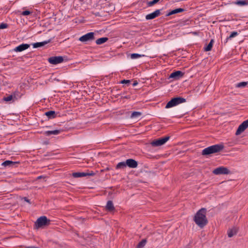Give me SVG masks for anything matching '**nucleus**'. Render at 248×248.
<instances>
[{
    "label": "nucleus",
    "mask_w": 248,
    "mask_h": 248,
    "mask_svg": "<svg viewBox=\"0 0 248 248\" xmlns=\"http://www.w3.org/2000/svg\"><path fill=\"white\" fill-rule=\"evenodd\" d=\"M207 209L202 208L198 210L194 216L193 220L195 223L201 228H203L208 223L206 217Z\"/></svg>",
    "instance_id": "nucleus-1"
},
{
    "label": "nucleus",
    "mask_w": 248,
    "mask_h": 248,
    "mask_svg": "<svg viewBox=\"0 0 248 248\" xmlns=\"http://www.w3.org/2000/svg\"><path fill=\"white\" fill-rule=\"evenodd\" d=\"M224 148L222 144H215L202 150V155L204 156L210 155L211 154L219 153Z\"/></svg>",
    "instance_id": "nucleus-2"
},
{
    "label": "nucleus",
    "mask_w": 248,
    "mask_h": 248,
    "mask_svg": "<svg viewBox=\"0 0 248 248\" xmlns=\"http://www.w3.org/2000/svg\"><path fill=\"white\" fill-rule=\"evenodd\" d=\"M186 102V99L182 97H176L172 98L169 101L166 105V108H169L175 107L180 104H182Z\"/></svg>",
    "instance_id": "nucleus-3"
},
{
    "label": "nucleus",
    "mask_w": 248,
    "mask_h": 248,
    "mask_svg": "<svg viewBox=\"0 0 248 248\" xmlns=\"http://www.w3.org/2000/svg\"><path fill=\"white\" fill-rule=\"evenodd\" d=\"M50 223V220L47 219L46 216H41L39 217L34 224V227L36 229L43 228L48 226Z\"/></svg>",
    "instance_id": "nucleus-4"
},
{
    "label": "nucleus",
    "mask_w": 248,
    "mask_h": 248,
    "mask_svg": "<svg viewBox=\"0 0 248 248\" xmlns=\"http://www.w3.org/2000/svg\"><path fill=\"white\" fill-rule=\"evenodd\" d=\"M169 136H166L163 138L154 140L151 142V144L153 147H158L164 144L169 139Z\"/></svg>",
    "instance_id": "nucleus-5"
},
{
    "label": "nucleus",
    "mask_w": 248,
    "mask_h": 248,
    "mask_svg": "<svg viewBox=\"0 0 248 248\" xmlns=\"http://www.w3.org/2000/svg\"><path fill=\"white\" fill-rule=\"evenodd\" d=\"M94 33L93 32H88L79 38V41L81 42H87L89 41H92L94 40Z\"/></svg>",
    "instance_id": "nucleus-6"
},
{
    "label": "nucleus",
    "mask_w": 248,
    "mask_h": 248,
    "mask_svg": "<svg viewBox=\"0 0 248 248\" xmlns=\"http://www.w3.org/2000/svg\"><path fill=\"white\" fill-rule=\"evenodd\" d=\"M213 172L216 175L229 174L231 173V171L224 167H219L215 169Z\"/></svg>",
    "instance_id": "nucleus-7"
},
{
    "label": "nucleus",
    "mask_w": 248,
    "mask_h": 248,
    "mask_svg": "<svg viewBox=\"0 0 248 248\" xmlns=\"http://www.w3.org/2000/svg\"><path fill=\"white\" fill-rule=\"evenodd\" d=\"M95 173L93 171L88 172H76L72 173V176L74 178L86 177L87 176H93Z\"/></svg>",
    "instance_id": "nucleus-8"
},
{
    "label": "nucleus",
    "mask_w": 248,
    "mask_h": 248,
    "mask_svg": "<svg viewBox=\"0 0 248 248\" xmlns=\"http://www.w3.org/2000/svg\"><path fill=\"white\" fill-rule=\"evenodd\" d=\"M48 62L52 64H57L63 62V58L62 56H53L48 59Z\"/></svg>",
    "instance_id": "nucleus-9"
},
{
    "label": "nucleus",
    "mask_w": 248,
    "mask_h": 248,
    "mask_svg": "<svg viewBox=\"0 0 248 248\" xmlns=\"http://www.w3.org/2000/svg\"><path fill=\"white\" fill-rule=\"evenodd\" d=\"M248 127V119L244 121L240 124L237 128L235 135H239L243 131H244Z\"/></svg>",
    "instance_id": "nucleus-10"
},
{
    "label": "nucleus",
    "mask_w": 248,
    "mask_h": 248,
    "mask_svg": "<svg viewBox=\"0 0 248 248\" xmlns=\"http://www.w3.org/2000/svg\"><path fill=\"white\" fill-rule=\"evenodd\" d=\"M162 10V9H157L154 12L147 15L145 16V19L146 20H151L156 18L161 15V11Z\"/></svg>",
    "instance_id": "nucleus-11"
},
{
    "label": "nucleus",
    "mask_w": 248,
    "mask_h": 248,
    "mask_svg": "<svg viewBox=\"0 0 248 248\" xmlns=\"http://www.w3.org/2000/svg\"><path fill=\"white\" fill-rule=\"evenodd\" d=\"M184 73L181 71H176L170 74L169 78H173L175 80H177L183 77Z\"/></svg>",
    "instance_id": "nucleus-12"
},
{
    "label": "nucleus",
    "mask_w": 248,
    "mask_h": 248,
    "mask_svg": "<svg viewBox=\"0 0 248 248\" xmlns=\"http://www.w3.org/2000/svg\"><path fill=\"white\" fill-rule=\"evenodd\" d=\"M30 45L27 44H22L16 47L13 50L15 52H22L30 47Z\"/></svg>",
    "instance_id": "nucleus-13"
},
{
    "label": "nucleus",
    "mask_w": 248,
    "mask_h": 248,
    "mask_svg": "<svg viewBox=\"0 0 248 248\" xmlns=\"http://www.w3.org/2000/svg\"><path fill=\"white\" fill-rule=\"evenodd\" d=\"M127 166L130 168H136L138 165V162L133 159H128L126 160Z\"/></svg>",
    "instance_id": "nucleus-14"
},
{
    "label": "nucleus",
    "mask_w": 248,
    "mask_h": 248,
    "mask_svg": "<svg viewBox=\"0 0 248 248\" xmlns=\"http://www.w3.org/2000/svg\"><path fill=\"white\" fill-rule=\"evenodd\" d=\"M51 42V39H48L47 40L41 42H37L35 43H33L32 45L33 46V48H38L40 47H42L45 45L50 43Z\"/></svg>",
    "instance_id": "nucleus-15"
},
{
    "label": "nucleus",
    "mask_w": 248,
    "mask_h": 248,
    "mask_svg": "<svg viewBox=\"0 0 248 248\" xmlns=\"http://www.w3.org/2000/svg\"><path fill=\"white\" fill-rule=\"evenodd\" d=\"M185 11V9H184L183 8H177V9H174L173 10H171V11L169 12L166 15V16H170L171 15H174V14H177V13L183 12Z\"/></svg>",
    "instance_id": "nucleus-16"
},
{
    "label": "nucleus",
    "mask_w": 248,
    "mask_h": 248,
    "mask_svg": "<svg viewBox=\"0 0 248 248\" xmlns=\"http://www.w3.org/2000/svg\"><path fill=\"white\" fill-rule=\"evenodd\" d=\"M45 114L48 119H53L57 117V113L54 110H50L46 112Z\"/></svg>",
    "instance_id": "nucleus-17"
},
{
    "label": "nucleus",
    "mask_w": 248,
    "mask_h": 248,
    "mask_svg": "<svg viewBox=\"0 0 248 248\" xmlns=\"http://www.w3.org/2000/svg\"><path fill=\"white\" fill-rule=\"evenodd\" d=\"M61 130L46 131L45 132L44 135L46 136H50L51 135H57L61 133Z\"/></svg>",
    "instance_id": "nucleus-18"
},
{
    "label": "nucleus",
    "mask_w": 248,
    "mask_h": 248,
    "mask_svg": "<svg viewBox=\"0 0 248 248\" xmlns=\"http://www.w3.org/2000/svg\"><path fill=\"white\" fill-rule=\"evenodd\" d=\"M232 3L239 6L248 5V0H237L232 2Z\"/></svg>",
    "instance_id": "nucleus-19"
},
{
    "label": "nucleus",
    "mask_w": 248,
    "mask_h": 248,
    "mask_svg": "<svg viewBox=\"0 0 248 248\" xmlns=\"http://www.w3.org/2000/svg\"><path fill=\"white\" fill-rule=\"evenodd\" d=\"M106 208V209L109 212L113 211L115 209L113 203L111 201H108Z\"/></svg>",
    "instance_id": "nucleus-20"
},
{
    "label": "nucleus",
    "mask_w": 248,
    "mask_h": 248,
    "mask_svg": "<svg viewBox=\"0 0 248 248\" xmlns=\"http://www.w3.org/2000/svg\"><path fill=\"white\" fill-rule=\"evenodd\" d=\"M15 99H16V96H13L12 94H11L9 95L7 97H4L2 99V100L5 102H10L11 101H12V102H14Z\"/></svg>",
    "instance_id": "nucleus-21"
},
{
    "label": "nucleus",
    "mask_w": 248,
    "mask_h": 248,
    "mask_svg": "<svg viewBox=\"0 0 248 248\" xmlns=\"http://www.w3.org/2000/svg\"><path fill=\"white\" fill-rule=\"evenodd\" d=\"M16 163V162H13L10 160H6L2 163V165L5 167H11L14 166Z\"/></svg>",
    "instance_id": "nucleus-22"
},
{
    "label": "nucleus",
    "mask_w": 248,
    "mask_h": 248,
    "mask_svg": "<svg viewBox=\"0 0 248 248\" xmlns=\"http://www.w3.org/2000/svg\"><path fill=\"white\" fill-rule=\"evenodd\" d=\"M214 42V40L213 39H211L209 43L204 46V49L205 51H210L213 47V43Z\"/></svg>",
    "instance_id": "nucleus-23"
},
{
    "label": "nucleus",
    "mask_w": 248,
    "mask_h": 248,
    "mask_svg": "<svg viewBox=\"0 0 248 248\" xmlns=\"http://www.w3.org/2000/svg\"><path fill=\"white\" fill-rule=\"evenodd\" d=\"M142 115L141 112L139 111H134L133 112L130 116L131 119H138Z\"/></svg>",
    "instance_id": "nucleus-24"
},
{
    "label": "nucleus",
    "mask_w": 248,
    "mask_h": 248,
    "mask_svg": "<svg viewBox=\"0 0 248 248\" xmlns=\"http://www.w3.org/2000/svg\"><path fill=\"white\" fill-rule=\"evenodd\" d=\"M238 34V32L237 31H233L232 32L231 34L227 37V38L225 40V41L224 42V43L226 44L227 43L229 40L232 39V38H234L236 37Z\"/></svg>",
    "instance_id": "nucleus-25"
},
{
    "label": "nucleus",
    "mask_w": 248,
    "mask_h": 248,
    "mask_svg": "<svg viewBox=\"0 0 248 248\" xmlns=\"http://www.w3.org/2000/svg\"><path fill=\"white\" fill-rule=\"evenodd\" d=\"M108 39L107 37L100 38L96 40L95 43L97 45H101L107 42Z\"/></svg>",
    "instance_id": "nucleus-26"
},
{
    "label": "nucleus",
    "mask_w": 248,
    "mask_h": 248,
    "mask_svg": "<svg viewBox=\"0 0 248 248\" xmlns=\"http://www.w3.org/2000/svg\"><path fill=\"white\" fill-rule=\"evenodd\" d=\"M147 243V239H143L140 241L137 246L136 248H143Z\"/></svg>",
    "instance_id": "nucleus-27"
},
{
    "label": "nucleus",
    "mask_w": 248,
    "mask_h": 248,
    "mask_svg": "<svg viewBox=\"0 0 248 248\" xmlns=\"http://www.w3.org/2000/svg\"><path fill=\"white\" fill-rule=\"evenodd\" d=\"M125 163H126V161L119 162L116 165V169H123L126 168V167L127 166V165Z\"/></svg>",
    "instance_id": "nucleus-28"
},
{
    "label": "nucleus",
    "mask_w": 248,
    "mask_h": 248,
    "mask_svg": "<svg viewBox=\"0 0 248 248\" xmlns=\"http://www.w3.org/2000/svg\"><path fill=\"white\" fill-rule=\"evenodd\" d=\"M237 233V230L236 229L233 228L230 229L228 232V235L229 237H232L233 236L234 234H236Z\"/></svg>",
    "instance_id": "nucleus-29"
},
{
    "label": "nucleus",
    "mask_w": 248,
    "mask_h": 248,
    "mask_svg": "<svg viewBox=\"0 0 248 248\" xmlns=\"http://www.w3.org/2000/svg\"><path fill=\"white\" fill-rule=\"evenodd\" d=\"M144 55H140L138 53H132L131 54L130 57L132 59H136L144 56Z\"/></svg>",
    "instance_id": "nucleus-30"
},
{
    "label": "nucleus",
    "mask_w": 248,
    "mask_h": 248,
    "mask_svg": "<svg viewBox=\"0 0 248 248\" xmlns=\"http://www.w3.org/2000/svg\"><path fill=\"white\" fill-rule=\"evenodd\" d=\"M248 84V82H241L237 83L235 87L237 88H244L246 87Z\"/></svg>",
    "instance_id": "nucleus-31"
},
{
    "label": "nucleus",
    "mask_w": 248,
    "mask_h": 248,
    "mask_svg": "<svg viewBox=\"0 0 248 248\" xmlns=\"http://www.w3.org/2000/svg\"><path fill=\"white\" fill-rule=\"evenodd\" d=\"M160 0H153L152 1L147 2V5L149 7L152 6L155 4L157 3Z\"/></svg>",
    "instance_id": "nucleus-32"
},
{
    "label": "nucleus",
    "mask_w": 248,
    "mask_h": 248,
    "mask_svg": "<svg viewBox=\"0 0 248 248\" xmlns=\"http://www.w3.org/2000/svg\"><path fill=\"white\" fill-rule=\"evenodd\" d=\"M130 83H131V80H128V79H124V80H121L120 82V83L124 84L127 86H128Z\"/></svg>",
    "instance_id": "nucleus-33"
},
{
    "label": "nucleus",
    "mask_w": 248,
    "mask_h": 248,
    "mask_svg": "<svg viewBox=\"0 0 248 248\" xmlns=\"http://www.w3.org/2000/svg\"><path fill=\"white\" fill-rule=\"evenodd\" d=\"M31 13V11H30L29 10H26V11H23L21 13V15L22 16H28V15H30Z\"/></svg>",
    "instance_id": "nucleus-34"
},
{
    "label": "nucleus",
    "mask_w": 248,
    "mask_h": 248,
    "mask_svg": "<svg viewBox=\"0 0 248 248\" xmlns=\"http://www.w3.org/2000/svg\"><path fill=\"white\" fill-rule=\"evenodd\" d=\"M8 27V24L4 23H2L0 24V29H3Z\"/></svg>",
    "instance_id": "nucleus-35"
},
{
    "label": "nucleus",
    "mask_w": 248,
    "mask_h": 248,
    "mask_svg": "<svg viewBox=\"0 0 248 248\" xmlns=\"http://www.w3.org/2000/svg\"><path fill=\"white\" fill-rule=\"evenodd\" d=\"M23 200L24 201L31 203L30 200H29L27 197H24Z\"/></svg>",
    "instance_id": "nucleus-36"
},
{
    "label": "nucleus",
    "mask_w": 248,
    "mask_h": 248,
    "mask_svg": "<svg viewBox=\"0 0 248 248\" xmlns=\"http://www.w3.org/2000/svg\"><path fill=\"white\" fill-rule=\"evenodd\" d=\"M93 15L95 16H100L101 15L100 14V13L99 12H95V13H93Z\"/></svg>",
    "instance_id": "nucleus-37"
},
{
    "label": "nucleus",
    "mask_w": 248,
    "mask_h": 248,
    "mask_svg": "<svg viewBox=\"0 0 248 248\" xmlns=\"http://www.w3.org/2000/svg\"><path fill=\"white\" fill-rule=\"evenodd\" d=\"M138 84V82L137 81H135L133 84L132 85L133 87L136 86Z\"/></svg>",
    "instance_id": "nucleus-38"
},
{
    "label": "nucleus",
    "mask_w": 248,
    "mask_h": 248,
    "mask_svg": "<svg viewBox=\"0 0 248 248\" xmlns=\"http://www.w3.org/2000/svg\"><path fill=\"white\" fill-rule=\"evenodd\" d=\"M44 178V176H43L41 175V176H38V177H37V180L40 179H41V178Z\"/></svg>",
    "instance_id": "nucleus-39"
},
{
    "label": "nucleus",
    "mask_w": 248,
    "mask_h": 248,
    "mask_svg": "<svg viewBox=\"0 0 248 248\" xmlns=\"http://www.w3.org/2000/svg\"><path fill=\"white\" fill-rule=\"evenodd\" d=\"M26 248H38V247H35V246H31V247H28Z\"/></svg>",
    "instance_id": "nucleus-40"
},
{
    "label": "nucleus",
    "mask_w": 248,
    "mask_h": 248,
    "mask_svg": "<svg viewBox=\"0 0 248 248\" xmlns=\"http://www.w3.org/2000/svg\"><path fill=\"white\" fill-rule=\"evenodd\" d=\"M80 2H83L84 0H78Z\"/></svg>",
    "instance_id": "nucleus-41"
},
{
    "label": "nucleus",
    "mask_w": 248,
    "mask_h": 248,
    "mask_svg": "<svg viewBox=\"0 0 248 248\" xmlns=\"http://www.w3.org/2000/svg\"><path fill=\"white\" fill-rule=\"evenodd\" d=\"M181 0H177V1H181Z\"/></svg>",
    "instance_id": "nucleus-42"
}]
</instances>
